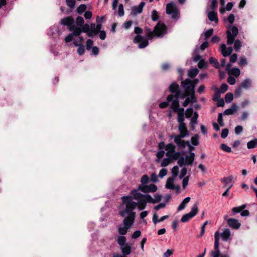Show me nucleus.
Listing matches in <instances>:
<instances>
[{
  "mask_svg": "<svg viewBox=\"0 0 257 257\" xmlns=\"http://www.w3.org/2000/svg\"><path fill=\"white\" fill-rule=\"evenodd\" d=\"M126 238L125 236H119L118 237L117 242L120 246H123L126 245Z\"/></svg>",
  "mask_w": 257,
  "mask_h": 257,
  "instance_id": "obj_33",
  "label": "nucleus"
},
{
  "mask_svg": "<svg viewBox=\"0 0 257 257\" xmlns=\"http://www.w3.org/2000/svg\"><path fill=\"white\" fill-rule=\"evenodd\" d=\"M229 130L227 128H224L222 130L221 133V137L222 138H225L228 136Z\"/></svg>",
  "mask_w": 257,
  "mask_h": 257,
  "instance_id": "obj_57",
  "label": "nucleus"
},
{
  "mask_svg": "<svg viewBox=\"0 0 257 257\" xmlns=\"http://www.w3.org/2000/svg\"><path fill=\"white\" fill-rule=\"evenodd\" d=\"M213 33V29L211 28L205 32V39L207 40Z\"/></svg>",
  "mask_w": 257,
  "mask_h": 257,
  "instance_id": "obj_50",
  "label": "nucleus"
},
{
  "mask_svg": "<svg viewBox=\"0 0 257 257\" xmlns=\"http://www.w3.org/2000/svg\"><path fill=\"white\" fill-rule=\"evenodd\" d=\"M174 160H172V158L170 157L165 158L163 159L161 166L162 167H166L171 162L174 161Z\"/></svg>",
  "mask_w": 257,
  "mask_h": 257,
  "instance_id": "obj_31",
  "label": "nucleus"
},
{
  "mask_svg": "<svg viewBox=\"0 0 257 257\" xmlns=\"http://www.w3.org/2000/svg\"><path fill=\"white\" fill-rule=\"evenodd\" d=\"M238 34V29L234 25H230L226 32L227 43L228 45H232L233 43L234 48L236 51H238L242 46V43L239 40H235Z\"/></svg>",
  "mask_w": 257,
  "mask_h": 257,
  "instance_id": "obj_3",
  "label": "nucleus"
},
{
  "mask_svg": "<svg viewBox=\"0 0 257 257\" xmlns=\"http://www.w3.org/2000/svg\"><path fill=\"white\" fill-rule=\"evenodd\" d=\"M166 151V155L168 157H170L173 160H178L181 155L179 151H176V146L172 143H168L165 146Z\"/></svg>",
  "mask_w": 257,
  "mask_h": 257,
  "instance_id": "obj_8",
  "label": "nucleus"
},
{
  "mask_svg": "<svg viewBox=\"0 0 257 257\" xmlns=\"http://www.w3.org/2000/svg\"><path fill=\"white\" fill-rule=\"evenodd\" d=\"M151 18L153 21H156L158 19V12L156 10H153L152 11Z\"/></svg>",
  "mask_w": 257,
  "mask_h": 257,
  "instance_id": "obj_51",
  "label": "nucleus"
},
{
  "mask_svg": "<svg viewBox=\"0 0 257 257\" xmlns=\"http://www.w3.org/2000/svg\"><path fill=\"white\" fill-rule=\"evenodd\" d=\"M174 179L172 177H170L167 179L165 187L166 188L172 190L175 189V186L174 184Z\"/></svg>",
  "mask_w": 257,
  "mask_h": 257,
  "instance_id": "obj_23",
  "label": "nucleus"
},
{
  "mask_svg": "<svg viewBox=\"0 0 257 257\" xmlns=\"http://www.w3.org/2000/svg\"><path fill=\"white\" fill-rule=\"evenodd\" d=\"M47 34L49 36H51L52 38L56 39L58 38L62 32L58 25H54L48 30Z\"/></svg>",
  "mask_w": 257,
  "mask_h": 257,
  "instance_id": "obj_16",
  "label": "nucleus"
},
{
  "mask_svg": "<svg viewBox=\"0 0 257 257\" xmlns=\"http://www.w3.org/2000/svg\"><path fill=\"white\" fill-rule=\"evenodd\" d=\"M169 91L172 93L167 96L168 101H172L171 104H175V102H179L178 98L180 97L182 98H184V95L181 96L179 85L174 82L170 85L169 87Z\"/></svg>",
  "mask_w": 257,
  "mask_h": 257,
  "instance_id": "obj_6",
  "label": "nucleus"
},
{
  "mask_svg": "<svg viewBox=\"0 0 257 257\" xmlns=\"http://www.w3.org/2000/svg\"><path fill=\"white\" fill-rule=\"evenodd\" d=\"M233 99V95L231 93H228L225 96V100L227 103H230Z\"/></svg>",
  "mask_w": 257,
  "mask_h": 257,
  "instance_id": "obj_42",
  "label": "nucleus"
},
{
  "mask_svg": "<svg viewBox=\"0 0 257 257\" xmlns=\"http://www.w3.org/2000/svg\"><path fill=\"white\" fill-rule=\"evenodd\" d=\"M217 121L220 126H224V122L223 120L222 114V113H219L217 118Z\"/></svg>",
  "mask_w": 257,
  "mask_h": 257,
  "instance_id": "obj_61",
  "label": "nucleus"
},
{
  "mask_svg": "<svg viewBox=\"0 0 257 257\" xmlns=\"http://www.w3.org/2000/svg\"><path fill=\"white\" fill-rule=\"evenodd\" d=\"M227 222L228 225L234 229H238L241 226V223L236 219L229 218L227 219Z\"/></svg>",
  "mask_w": 257,
  "mask_h": 257,
  "instance_id": "obj_18",
  "label": "nucleus"
},
{
  "mask_svg": "<svg viewBox=\"0 0 257 257\" xmlns=\"http://www.w3.org/2000/svg\"><path fill=\"white\" fill-rule=\"evenodd\" d=\"M251 86V81L249 78L245 79L241 84L240 87L244 89H248Z\"/></svg>",
  "mask_w": 257,
  "mask_h": 257,
  "instance_id": "obj_26",
  "label": "nucleus"
},
{
  "mask_svg": "<svg viewBox=\"0 0 257 257\" xmlns=\"http://www.w3.org/2000/svg\"><path fill=\"white\" fill-rule=\"evenodd\" d=\"M90 32L88 34L89 37H92L97 34L96 25L94 23H91L90 26Z\"/></svg>",
  "mask_w": 257,
  "mask_h": 257,
  "instance_id": "obj_27",
  "label": "nucleus"
},
{
  "mask_svg": "<svg viewBox=\"0 0 257 257\" xmlns=\"http://www.w3.org/2000/svg\"><path fill=\"white\" fill-rule=\"evenodd\" d=\"M198 117V114L196 112L193 113V116L191 119L190 123L192 125V129H194V125L196 124L197 122V119Z\"/></svg>",
  "mask_w": 257,
  "mask_h": 257,
  "instance_id": "obj_28",
  "label": "nucleus"
},
{
  "mask_svg": "<svg viewBox=\"0 0 257 257\" xmlns=\"http://www.w3.org/2000/svg\"><path fill=\"white\" fill-rule=\"evenodd\" d=\"M83 41H84V39H83V37L79 36L77 39L73 41V43L75 46H78L79 45H82Z\"/></svg>",
  "mask_w": 257,
  "mask_h": 257,
  "instance_id": "obj_41",
  "label": "nucleus"
},
{
  "mask_svg": "<svg viewBox=\"0 0 257 257\" xmlns=\"http://www.w3.org/2000/svg\"><path fill=\"white\" fill-rule=\"evenodd\" d=\"M193 113V110L191 108H189L187 109L185 116L186 118H188L191 117Z\"/></svg>",
  "mask_w": 257,
  "mask_h": 257,
  "instance_id": "obj_55",
  "label": "nucleus"
},
{
  "mask_svg": "<svg viewBox=\"0 0 257 257\" xmlns=\"http://www.w3.org/2000/svg\"><path fill=\"white\" fill-rule=\"evenodd\" d=\"M167 171L165 168H162L160 170L159 173V177L160 178H163L167 174Z\"/></svg>",
  "mask_w": 257,
  "mask_h": 257,
  "instance_id": "obj_63",
  "label": "nucleus"
},
{
  "mask_svg": "<svg viewBox=\"0 0 257 257\" xmlns=\"http://www.w3.org/2000/svg\"><path fill=\"white\" fill-rule=\"evenodd\" d=\"M181 86L186 93H188L191 96L192 99L194 98L195 87L192 84V81L189 79H186L181 82Z\"/></svg>",
  "mask_w": 257,
  "mask_h": 257,
  "instance_id": "obj_12",
  "label": "nucleus"
},
{
  "mask_svg": "<svg viewBox=\"0 0 257 257\" xmlns=\"http://www.w3.org/2000/svg\"><path fill=\"white\" fill-rule=\"evenodd\" d=\"M157 190V187L156 185L153 184H151L149 185H139L138 188L136 189H133L131 190L130 192L131 196H130L132 198V200H135V194L138 193L139 194H142L140 192H142L144 193V194H148L149 193H154L156 192Z\"/></svg>",
  "mask_w": 257,
  "mask_h": 257,
  "instance_id": "obj_5",
  "label": "nucleus"
},
{
  "mask_svg": "<svg viewBox=\"0 0 257 257\" xmlns=\"http://www.w3.org/2000/svg\"><path fill=\"white\" fill-rule=\"evenodd\" d=\"M121 249L124 255H128L131 252V247L127 245L121 246Z\"/></svg>",
  "mask_w": 257,
  "mask_h": 257,
  "instance_id": "obj_32",
  "label": "nucleus"
},
{
  "mask_svg": "<svg viewBox=\"0 0 257 257\" xmlns=\"http://www.w3.org/2000/svg\"><path fill=\"white\" fill-rule=\"evenodd\" d=\"M142 10H140L139 8V6H135L133 7L132 9V13L133 15H136L137 14H140L142 12Z\"/></svg>",
  "mask_w": 257,
  "mask_h": 257,
  "instance_id": "obj_49",
  "label": "nucleus"
},
{
  "mask_svg": "<svg viewBox=\"0 0 257 257\" xmlns=\"http://www.w3.org/2000/svg\"><path fill=\"white\" fill-rule=\"evenodd\" d=\"M208 18L210 21L217 23L218 21L217 13L214 11L209 12L208 14Z\"/></svg>",
  "mask_w": 257,
  "mask_h": 257,
  "instance_id": "obj_22",
  "label": "nucleus"
},
{
  "mask_svg": "<svg viewBox=\"0 0 257 257\" xmlns=\"http://www.w3.org/2000/svg\"><path fill=\"white\" fill-rule=\"evenodd\" d=\"M85 52V48L84 45L82 44L81 45L78 46V48L77 49V52L78 53L81 55H83L84 53Z\"/></svg>",
  "mask_w": 257,
  "mask_h": 257,
  "instance_id": "obj_60",
  "label": "nucleus"
},
{
  "mask_svg": "<svg viewBox=\"0 0 257 257\" xmlns=\"http://www.w3.org/2000/svg\"><path fill=\"white\" fill-rule=\"evenodd\" d=\"M166 12L167 14L171 15V18L173 19L177 20L180 17L179 11L176 5L173 2L167 5Z\"/></svg>",
  "mask_w": 257,
  "mask_h": 257,
  "instance_id": "obj_11",
  "label": "nucleus"
},
{
  "mask_svg": "<svg viewBox=\"0 0 257 257\" xmlns=\"http://www.w3.org/2000/svg\"><path fill=\"white\" fill-rule=\"evenodd\" d=\"M189 176L185 177L183 178L182 181V187L183 189H185L186 187L187 186L189 181Z\"/></svg>",
  "mask_w": 257,
  "mask_h": 257,
  "instance_id": "obj_59",
  "label": "nucleus"
},
{
  "mask_svg": "<svg viewBox=\"0 0 257 257\" xmlns=\"http://www.w3.org/2000/svg\"><path fill=\"white\" fill-rule=\"evenodd\" d=\"M86 9V6L85 4H81L77 9V12L78 14H82L85 11Z\"/></svg>",
  "mask_w": 257,
  "mask_h": 257,
  "instance_id": "obj_43",
  "label": "nucleus"
},
{
  "mask_svg": "<svg viewBox=\"0 0 257 257\" xmlns=\"http://www.w3.org/2000/svg\"><path fill=\"white\" fill-rule=\"evenodd\" d=\"M228 90V85L225 84H222L220 87L219 92L220 93H225Z\"/></svg>",
  "mask_w": 257,
  "mask_h": 257,
  "instance_id": "obj_56",
  "label": "nucleus"
},
{
  "mask_svg": "<svg viewBox=\"0 0 257 257\" xmlns=\"http://www.w3.org/2000/svg\"><path fill=\"white\" fill-rule=\"evenodd\" d=\"M220 49L221 53L224 57L229 56L233 52V49L231 47L226 48V45L224 44L221 45Z\"/></svg>",
  "mask_w": 257,
  "mask_h": 257,
  "instance_id": "obj_19",
  "label": "nucleus"
},
{
  "mask_svg": "<svg viewBox=\"0 0 257 257\" xmlns=\"http://www.w3.org/2000/svg\"><path fill=\"white\" fill-rule=\"evenodd\" d=\"M65 2L66 3L67 5L71 9H73L76 5L75 0H65Z\"/></svg>",
  "mask_w": 257,
  "mask_h": 257,
  "instance_id": "obj_48",
  "label": "nucleus"
},
{
  "mask_svg": "<svg viewBox=\"0 0 257 257\" xmlns=\"http://www.w3.org/2000/svg\"><path fill=\"white\" fill-rule=\"evenodd\" d=\"M73 23L74 20L72 17L65 18V25L69 26V30L72 31V34L74 36H78L82 33L81 28L76 27Z\"/></svg>",
  "mask_w": 257,
  "mask_h": 257,
  "instance_id": "obj_9",
  "label": "nucleus"
},
{
  "mask_svg": "<svg viewBox=\"0 0 257 257\" xmlns=\"http://www.w3.org/2000/svg\"><path fill=\"white\" fill-rule=\"evenodd\" d=\"M219 237L220 233L218 231H217L214 234V250H212L210 252V257H220V251L219 249Z\"/></svg>",
  "mask_w": 257,
  "mask_h": 257,
  "instance_id": "obj_13",
  "label": "nucleus"
},
{
  "mask_svg": "<svg viewBox=\"0 0 257 257\" xmlns=\"http://www.w3.org/2000/svg\"><path fill=\"white\" fill-rule=\"evenodd\" d=\"M149 181V178L147 175H144L141 178V184L140 185H146Z\"/></svg>",
  "mask_w": 257,
  "mask_h": 257,
  "instance_id": "obj_39",
  "label": "nucleus"
},
{
  "mask_svg": "<svg viewBox=\"0 0 257 257\" xmlns=\"http://www.w3.org/2000/svg\"><path fill=\"white\" fill-rule=\"evenodd\" d=\"M145 35L148 39H152L155 37H160L164 35L167 32L166 27L163 23L158 22L154 27L153 30L145 27L144 29Z\"/></svg>",
  "mask_w": 257,
  "mask_h": 257,
  "instance_id": "obj_4",
  "label": "nucleus"
},
{
  "mask_svg": "<svg viewBox=\"0 0 257 257\" xmlns=\"http://www.w3.org/2000/svg\"><path fill=\"white\" fill-rule=\"evenodd\" d=\"M81 28L82 30V32H83L84 33H86L87 35L88 36V34L89 33L90 31V25L88 24H85L81 26Z\"/></svg>",
  "mask_w": 257,
  "mask_h": 257,
  "instance_id": "obj_40",
  "label": "nucleus"
},
{
  "mask_svg": "<svg viewBox=\"0 0 257 257\" xmlns=\"http://www.w3.org/2000/svg\"><path fill=\"white\" fill-rule=\"evenodd\" d=\"M190 200V197H186L182 202L180 203L179 206H178L177 210L178 211H181L184 209L185 207L186 204L189 202Z\"/></svg>",
  "mask_w": 257,
  "mask_h": 257,
  "instance_id": "obj_25",
  "label": "nucleus"
},
{
  "mask_svg": "<svg viewBox=\"0 0 257 257\" xmlns=\"http://www.w3.org/2000/svg\"><path fill=\"white\" fill-rule=\"evenodd\" d=\"M209 62H210V63L212 64L213 66L214 67H215L216 68L219 69L220 65H219L217 60L215 58H214L212 57H210L209 59Z\"/></svg>",
  "mask_w": 257,
  "mask_h": 257,
  "instance_id": "obj_34",
  "label": "nucleus"
},
{
  "mask_svg": "<svg viewBox=\"0 0 257 257\" xmlns=\"http://www.w3.org/2000/svg\"><path fill=\"white\" fill-rule=\"evenodd\" d=\"M162 195L159 194L154 195V198L149 194L136 193L135 200L138 204V209L139 211L144 210L147 206V203L155 204L160 202L162 199Z\"/></svg>",
  "mask_w": 257,
  "mask_h": 257,
  "instance_id": "obj_2",
  "label": "nucleus"
},
{
  "mask_svg": "<svg viewBox=\"0 0 257 257\" xmlns=\"http://www.w3.org/2000/svg\"><path fill=\"white\" fill-rule=\"evenodd\" d=\"M191 141L192 144L194 146L197 145L199 143L198 136L197 135H196L195 136H193L191 138Z\"/></svg>",
  "mask_w": 257,
  "mask_h": 257,
  "instance_id": "obj_62",
  "label": "nucleus"
},
{
  "mask_svg": "<svg viewBox=\"0 0 257 257\" xmlns=\"http://www.w3.org/2000/svg\"><path fill=\"white\" fill-rule=\"evenodd\" d=\"M220 98V92L218 88H216L215 89V93L213 96V100L216 101L218 100Z\"/></svg>",
  "mask_w": 257,
  "mask_h": 257,
  "instance_id": "obj_45",
  "label": "nucleus"
},
{
  "mask_svg": "<svg viewBox=\"0 0 257 257\" xmlns=\"http://www.w3.org/2000/svg\"><path fill=\"white\" fill-rule=\"evenodd\" d=\"M118 14L120 17L123 16L124 14L123 5L122 4H119L118 6Z\"/></svg>",
  "mask_w": 257,
  "mask_h": 257,
  "instance_id": "obj_54",
  "label": "nucleus"
},
{
  "mask_svg": "<svg viewBox=\"0 0 257 257\" xmlns=\"http://www.w3.org/2000/svg\"><path fill=\"white\" fill-rule=\"evenodd\" d=\"M178 170H179V168L177 166H175L173 167V168L172 169V176L173 177V178H175L177 176V175L178 174Z\"/></svg>",
  "mask_w": 257,
  "mask_h": 257,
  "instance_id": "obj_52",
  "label": "nucleus"
},
{
  "mask_svg": "<svg viewBox=\"0 0 257 257\" xmlns=\"http://www.w3.org/2000/svg\"><path fill=\"white\" fill-rule=\"evenodd\" d=\"M198 73V70L197 68L191 69L188 72V76L191 78H194Z\"/></svg>",
  "mask_w": 257,
  "mask_h": 257,
  "instance_id": "obj_36",
  "label": "nucleus"
},
{
  "mask_svg": "<svg viewBox=\"0 0 257 257\" xmlns=\"http://www.w3.org/2000/svg\"><path fill=\"white\" fill-rule=\"evenodd\" d=\"M220 236L221 237L222 240L224 241H227L230 239L231 231L228 228L223 230V232L220 234Z\"/></svg>",
  "mask_w": 257,
  "mask_h": 257,
  "instance_id": "obj_20",
  "label": "nucleus"
},
{
  "mask_svg": "<svg viewBox=\"0 0 257 257\" xmlns=\"http://www.w3.org/2000/svg\"><path fill=\"white\" fill-rule=\"evenodd\" d=\"M134 32L137 35L134 38V42L138 43V48L140 49L146 47L148 45V40L146 38L140 35L142 32V29L139 27H136L134 29Z\"/></svg>",
  "mask_w": 257,
  "mask_h": 257,
  "instance_id": "obj_7",
  "label": "nucleus"
},
{
  "mask_svg": "<svg viewBox=\"0 0 257 257\" xmlns=\"http://www.w3.org/2000/svg\"><path fill=\"white\" fill-rule=\"evenodd\" d=\"M178 129L180 132L179 134L181 135L182 136L186 137L188 135V130L185 123L179 124Z\"/></svg>",
  "mask_w": 257,
  "mask_h": 257,
  "instance_id": "obj_21",
  "label": "nucleus"
},
{
  "mask_svg": "<svg viewBox=\"0 0 257 257\" xmlns=\"http://www.w3.org/2000/svg\"><path fill=\"white\" fill-rule=\"evenodd\" d=\"M227 81L230 85H234L236 82V79L235 78L230 76L228 77Z\"/></svg>",
  "mask_w": 257,
  "mask_h": 257,
  "instance_id": "obj_64",
  "label": "nucleus"
},
{
  "mask_svg": "<svg viewBox=\"0 0 257 257\" xmlns=\"http://www.w3.org/2000/svg\"><path fill=\"white\" fill-rule=\"evenodd\" d=\"M237 106L235 104H233L231 108L226 109L224 111L223 114L225 115H232L234 113L235 111L237 110Z\"/></svg>",
  "mask_w": 257,
  "mask_h": 257,
  "instance_id": "obj_24",
  "label": "nucleus"
},
{
  "mask_svg": "<svg viewBox=\"0 0 257 257\" xmlns=\"http://www.w3.org/2000/svg\"><path fill=\"white\" fill-rule=\"evenodd\" d=\"M179 102H175V104H171V108L173 109V111L177 113L178 114L177 120L180 123H184V108H179Z\"/></svg>",
  "mask_w": 257,
  "mask_h": 257,
  "instance_id": "obj_14",
  "label": "nucleus"
},
{
  "mask_svg": "<svg viewBox=\"0 0 257 257\" xmlns=\"http://www.w3.org/2000/svg\"><path fill=\"white\" fill-rule=\"evenodd\" d=\"M195 159V153H191L189 155H187L183 157H179L178 161L177 164L180 167H182L184 165H191L194 160Z\"/></svg>",
  "mask_w": 257,
  "mask_h": 257,
  "instance_id": "obj_10",
  "label": "nucleus"
},
{
  "mask_svg": "<svg viewBox=\"0 0 257 257\" xmlns=\"http://www.w3.org/2000/svg\"><path fill=\"white\" fill-rule=\"evenodd\" d=\"M84 22V20L82 17L78 16L76 20V24L77 26L81 27L82 26Z\"/></svg>",
  "mask_w": 257,
  "mask_h": 257,
  "instance_id": "obj_44",
  "label": "nucleus"
},
{
  "mask_svg": "<svg viewBox=\"0 0 257 257\" xmlns=\"http://www.w3.org/2000/svg\"><path fill=\"white\" fill-rule=\"evenodd\" d=\"M229 74L237 77L240 74V71L237 68H233L230 71Z\"/></svg>",
  "mask_w": 257,
  "mask_h": 257,
  "instance_id": "obj_37",
  "label": "nucleus"
},
{
  "mask_svg": "<svg viewBox=\"0 0 257 257\" xmlns=\"http://www.w3.org/2000/svg\"><path fill=\"white\" fill-rule=\"evenodd\" d=\"M192 217H193L191 215H190L189 213H187L183 215L181 219V221L182 222H186Z\"/></svg>",
  "mask_w": 257,
  "mask_h": 257,
  "instance_id": "obj_46",
  "label": "nucleus"
},
{
  "mask_svg": "<svg viewBox=\"0 0 257 257\" xmlns=\"http://www.w3.org/2000/svg\"><path fill=\"white\" fill-rule=\"evenodd\" d=\"M186 174H187V169L186 167H183L181 170L180 174L179 176V179H183L184 177V176L186 175Z\"/></svg>",
  "mask_w": 257,
  "mask_h": 257,
  "instance_id": "obj_58",
  "label": "nucleus"
},
{
  "mask_svg": "<svg viewBox=\"0 0 257 257\" xmlns=\"http://www.w3.org/2000/svg\"><path fill=\"white\" fill-rule=\"evenodd\" d=\"M129 229L127 227L123 226H119L118 228V231L119 233L121 235H124L126 234L127 231Z\"/></svg>",
  "mask_w": 257,
  "mask_h": 257,
  "instance_id": "obj_38",
  "label": "nucleus"
},
{
  "mask_svg": "<svg viewBox=\"0 0 257 257\" xmlns=\"http://www.w3.org/2000/svg\"><path fill=\"white\" fill-rule=\"evenodd\" d=\"M198 211V208L197 205L195 204L193 205L191 208V211L188 213L193 217L197 214Z\"/></svg>",
  "mask_w": 257,
  "mask_h": 257,
  "instance_id": "obj_30",
  "label": "nucleus"
},
{
  "mask_svg": "<svg viewBox=\"0 0 257 257\" xmlns=\"http://www.w3.org/2000/svg\"><path fill=\"white\" fill-rule=\"evenodd\" d=\"M220 148L224 151L230 153L231 152V148L225 144H222Z\"/></svg>",
  "mask_w": 257,
  "mask_h": 257,
  "instance_id": "obj_47",
  "label": "nucleus"
},
{
  "mask_svg": "<svg viewBox=\"0 0 257 257\" xmlns=\"http://www.w3.org/2000/svg\"><path fill=\"white\" fill-rule=\"evenodd\" d=\"M257 146V139H254L248 142L247 144V148L249 149L254 148Z\"/></svg>",
  "mask_w": 257,
  "mask_h": 257,
  "instance_id": "obj_35",
  "label": "nucleus"
},
{
  "mask_svg": "<svg viewBox=\"0 0 257 257\" xmlns=\"http://www.w3.org/2000/svg\"><path fill=\"white\" fill-rule=\"evenodd\" d=\"M235 180V177L232 175H230L228 177L221 178L220 181L223 183V187L231 188L233 187V182Z\"/></svg>",
  "mask_w": 257,
  "mask_h": 257,
  "instance_id": "obj_17",
  "label": "nucleus"
},
{
  "mask_svg": "<svg viewBox=\"0 0 257 257\" xmlns=\"http://www.w3.org/2000/svg\"><path fill=\"white\" fill-rule=\"evenodd\" d=\"M207 65V63L206 62H205L204 60H201L198 64V66L199 68L200 69H202V68H204L206 67V66Z\"/></svg>",
  "mask_w": 257,
  "mask_h": 257,
  "instance_id": "obj_53",
  "label": "nucleus"
},
{
  "mask_svg": "<svg viewBox=\"0 0 257 257\" xmlns=\"http://www.w3.org/2000/svg\"><path fill=\"white\" fill-rule=\"evenodd\" d=\"M246 207V204H243L240 206L235 207L232 208V211L233 213H238L241 212Z\"/></svg>",
  "mask_w": 257,
  "mask_h": 257,
  "instance_id": "obj_29",
  "label": "nucleus"
},
{
  "mask_svg": "<svg viewBox=\"0 0 257 257\" xmlns=\"http://www.w3.org/2000/svg\"><path fill=\"white\" fill-rule=\"evenodd\" d=\"M122 200L125 205V208L120 211L119 214L122 217H125L127 214L123 223L125 227L130 229L134 222L136 213L133 210L136 207L138 208V204L132 200V198L129 196H123Z\"/></svg>",
  "mask_w": 257,
  "mask_h": 257,
  "instance_id": "obj_1",
  "label": "nucleus"
},
{
  "mask_svg": "<svg viewBox=\"0 0 257 257\" xmlns=\"http://www.w3.org/2000/svg\"><path fill=\"white\" fill-rule=\"evenodd\" d=\"M185 137L182 136L181 135L178 134L177 135H171L170 136V138L171 139H174V142L177 145L178 149L179 150L184 149L186 146V144L188 143L187 141H185L182 140V139L184 138Z\"/></svg>",
  "mask_w": 257,
  "mask_h": 257,
  "instance_id": "obj_15",
  "label": "nucleus"
}]
</instances>
